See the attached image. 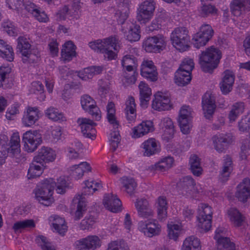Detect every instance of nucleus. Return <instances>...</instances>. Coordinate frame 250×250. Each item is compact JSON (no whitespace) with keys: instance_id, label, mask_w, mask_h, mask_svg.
<instances>
[{"instance_id":"338daca9","label":"nucleus","mask_w":250,"mask_h":250,"mask_svg":"<svg viewBox=\"0 0 250 250\" xmlns=\"http://www.w3.org/2000/svg\"><path fill=\"white\" fill-rule=\"evenodd\" d=\"M194 67V63L192 59L189 58L185 59L179 68L178 70H181L183 72L187 73L191 75V72Z\"/></svg>"},{"instance_id":"412c9836","label":"nucleus","mask_w":250,"mask_h":250,"mask_svg":"<svg viewBox=\"0 0 250 250\" xmlns=\"http://www.w3.org/2000/svg\"><path fill=\"white\" fill-rule=\"evenodd\" d=\"M141 75L151 81L155 82L158 79V72L153 62L150 60H144L141 67Z\"/></svg>"},{"instance_id":"774afa93","label":"nucleus","mask_w":250,"mask_h":250,"mask_svg":"<svg viewBox=\"0 0 250 250\" xmlns=\"http://www.w3.org/2000/svg\"><path fill=\"white\" fill-rule=\"evenodd\" d=\"M20 104L15 103L11 105L7 110L6 118L9 120H13L16 115L20 113Z\"/></svg>"},{"instance_id":"37998d69","label":"nucleus","mask_w":250,"mask_h":250,"mask_svg":"<svg viewBox=\"0 0 250 250\" xmlns=\"http://www.w3.org/2000/svg\"><path fill=\"white\" fill-rule=\"evenodd\" d=\"M174 160L172 157L167 156L161 158L155 165L152 166V168L161 171H166L172 167Z\"/></svg>"},{"instance_id":"f8f14e48","label":"nucleus","mask_w":250,"mask_h":250,"mask_svg":"<svg viewBox=\"0 0 250 250\" xmlns=\"http://www.w3.org/2000/svg\"><path fill=\"white\" fill-rule=\"evenodd\" d=\"M214 31L211 26L208 24H204L199 31L193 37L195 47L197 48L204 46L212 37Z\"/></svg>"},{"instance_id":"13d9d810","label":"nucleus","mask_w":250,"mask_h":250,"mask_svg":"<svg viewBox=\"0 0 250 250\" xmlns=\"http://www.w3.org/2000/svg\"><path fill=\"white\" fill-rule=\"evenodd\" d=\"M189 164L192 173L195 176H200L202 174V168L199 157L196 155H192L190 158Z\"/></svg>"},{"instance_id":"c756f323","label":"nucleus","mask_w":250,"mask_h":250,"mask_svg":"<svg viewBox=\"0 0 250 250\" xmlns=\"http://www.w3.org/2000/svg\"><path fill=\"white\" fill-rule=\"evenodd\" d=\"M138 215L140 217L146 218L152 216L154 211L150 207L148 201L146 199H138L135 203Z\"/></svg>"},{"instance_id":"79ce46f5","label":"nucleus","mask_w":250,"mask_h":250,"mask_svg":"<svg viewBox=\"0 0 250 250\" xmlns=\"http://www.w3.org/2000/svg\"><path fill=\"white\" fill-rule=\"evenodd\" d=\"M201 242L199 238L194 236L186 238L183 242L182 250H201Z\"/></svg>"},{"instance_id":"a19ab883","label":"nucleus","mask_w":250,"mask_h":250,"mask_svg":"<svg viewBox=\"0 0 250 250\" xmlns=\"http://www.w3.org/2000/svg\"><path fill=\"white\" fill-rule=\"evenodd\" d=\"M142 147L144 149V155L146 156H151L158 151V143L153 138H149L145 141L142 144Z\"/></svg>"},{"instance_id":"ea45409f","label":"nucleus","mask_w":250,"mask_h":250,"mask_svg":"<svg viewBox=\"0 0 250 250\" xmlns=\"http://www.w3.org/2000/svg\"><path fill=\"white\" fill-rule=\"evenodd\" d=\"M158 218L160 221L165 220L167 217L168 205L166 197L160 196L157 201Z\"/></svg>"},{"instance_id":"bf43d9fd","label":"nucleus","mask_w":250,"mask_h":250,"mask_svg":"<svg viewBox=\"0 0 250 250\" xmlns=\"http://www.w3.org/2000/svg\"><path fill=\"white\" fill-rule=\"evenodd\" d=\"M168 236L174 241H176L182 231V226L179 224L168 223L167 224Z\"/></svg>"},{"instance_id":"7ed1b4c3","label":"nucleus","mask_w":250,"mask_h":250,"mask_svg":"<svg viewBox=\"0 0 250 250\" xmlns=\"http://www.w3.org/2000/svg\"><path fill=\"white\" fill-rule=\"evenodd\" d=\"M20 151V138L18 132L13 133L9 142L6 136H0V165L5 162L8 153L15 156Z\"/></svg>"},{"instance_id":"09e8293b","label":"nucleus","mask_w":250,"mask_h":250,"mask_svg":"<svg viewBox=\"0 0 250 250\" xmlns=\"http://www.w3.org/2000/svg\"><path fill=\"white\" fill-rule=\"evenodd\" d=\"M120 181L122 189L130 195L133 194L137 187V184L134 179L125 176L122 177Z\"/></svg>"},{"instance_id":"ddd939ff","label":"nucleus","mask_w":250,"mask_h":250,"mask_svg":"<svg viewBox=\"0 0 250 250\" xmlns=\"http://www.w3.org/2000/svg\"><path fill=\"white\" fill-rule=\"evenodd\" d=\"M227 230L224 228H218L215 232L214 239L216 241L219 250H235V245L229 238L226 237Z\"/></svg>"},{"instance_id":"0e129e2a","label":"nucleus","mask_w":250,"mask_h":250,"mask_svg":"<svg viewBox=\"0 0 250 250\" xmlns=\"http://www.w3.org/2000/svg\"><path fill=\"white\" fill-rule=\"evenodd\" d=\"M43 85L39 81H35L31 83L30 91L31 93H37L40 92L41 94L40 100L44 101L45 96L43 93Z\"/></svg>"},{"instance_id":"052dcab7","label":"nucleus","mask_w":250,"mask_h":250,"mask_svg":"<svg viewBox=\"0 0 250 250\" xmlns=\"http://www.w3.org/2000/svg\"><path fill=\"white\" fill-rule=\"evenodd\" d=\"M106 250H130L127 243L122 240L112 241L108 244Z\"/></svg>"},{"instance_id":"7c9ffc66","label":"nucleus","mask_w":250,"mask_h":250,"mask_svg":"<svg viewBox=\"0 0 250 250\" xmlns=\"http://www.w3.org/2000/svg\"><path fill=\"white\" fill-rule=\"evenodd\" d=\"M56 157L55 151L51 148L42 146L38 151V154L34 157L35 160L44 165V163L53 162Z\"/></svg>"},{"instance_id":"6ab92c4d","label":"nucleus","mask_w":250,"mask_h":250,"mask_svg":"<svg viewBox=\"0 0 250 250\" xmlns=\"http://www.w3.org/2000/svg\"><path fill=\"white\" fill-rule=\"evenodd\" d=\"M154 130V126L152 121H143L131 129V136L133 138H139Z\"/></svg>"},{"instance_id":"f704fd0d","label":"nucleus","mask_w":250,"mask_h":250,"mask_svg":"<svg viewBox=\"0 0 250 250\" xmlns=\"http://www.w3.org/2000/svg\"><path fill=\"white\" fill-rule=\"evenodd\" d=\"M234 79L235 76L232 71L227 70L224 72V77L220 84L221 90L223 94H227L231 91Z\"/></svg>"},{"instance_id":"c03bdc74","label":"nucleus","mask_w":250,"mask_h":250,"mask_svg":"<svg viewBox=\"0 0 250 250\" xmlns=\"http://www.w3.org/2000/svg\"><path fill=\"white\" fill-rule=\"evenodd\" d=\"M73 202L78 204L75 214V219L79 220L83 216L86 210L85 199L82 195H78L74 198Z\"/></svg>"},{"instance_id":"393cba45","label":"nucleus","mask_w":250,"mask_h":250,"mask_svg":"<svg viewBox=\"0 0 250 250\" xmlns=\"http://www.w3.org/2000/svg\"><path fill=\"white\" fill-rule=\"evenodd\" d=\"M122 65L124 68L128 72H133V74L130 76H125L127 82L130 83H134L136 78L133 72L134 69L137 66V60L133 55H126L122 60Z\"/></svg>"},{"instance_id":"a878e982","label":"nucleus","mask_w":250,"mask_h":250,"mask_svg":"<svg viewBox=\"0 0 250 250\" xmlns=\"http://www.w3.org/2000/svg\"><path fill=\"white\" fill-rule=\"evenodd\" d=\"M79 248L86 250H95L101 246V240L96 235H89L77 241Z\"/></svg>"},{"instance_id":"4468645a","label":"nucleus","mask_w":250,"mask_h":250,"mask_svg":"<svg viewBox=\"0 0 250 250\" xmlns=\"http://www.w3.org/2000/svg\"><path fill=\"white\" fill-rule=\"evenodd\" d=\"M81 104L82 108L85 111L88 112L93 118L97 121L101 119V111L92 97L87 95L83 96L81 98Z\"/></svg>"},{"instance_id":"f257e3e1","label":"nucleus","mask_w":250,"mask_h":250,"mask_svg":"<svg viewBox=\"0 0 250 250\" xmlns=\"http://www.w3.org/2000/svg\"><path fill=\"white\" fill-rule=\"evenodd\" d=\"M68 183L64 177H60L55 182L52 178L46 179L39 183L34 190L36 199L42 204L48 206L53 202L52 197L55 187L58 193L63 194Z\"/></svg>"},{"instance_id":"f3484780","label":"nucleus","mask_w":250,"mask_h":250,"mask_svg":"<svg viewBox=\"0 0 250 250\" xmlns=\"http://www.w3.org/2000/svg\"><path fill=\"white\" fill-rule=\"evenodd\" d=\"M77 123L83 136L91 139L95 138L96 130L95 127L97 125L96 123L85 118H78Z\"/></svg>"},{"instance_id":"4be33fe9","label":"nucleus","mask_w":250,"mask_h":250,"mask_svg":"<svg viewBox=\"0 0 250 250\" xmlns=\"http://www.w3.org/2000/svg\"><path fill=\"white\" fill-rule=\"evenodd\" d=\"M229 8L232 15L240 17L246 11H250V0H231Z\"/></svg>"},{"instance_id":"680f3d73","label":"nucleus","mask_w":250,"mask_h":250,"mask_svg":"<svg viewBox=\"0 0 250 250\" xmlns=\"http://www.w3.org/2000/svg\"><path fill=\"white\" fill-rule=\"evenodd\" d=\"M36 241L42 250H56L55 247L51 244L47 238L42 235L37 237Z\"/></svg>"},{"instance_id":"864d4df0","label":"nucleus","mask_w":250,"mask_h":250,"mask_svg":"<svg viewBox=\"0 0 250 250\" xmlns=\"http://www.w3.org/2000/svg\"><path fill=\"white\" fill-rule=\"evenodd\" d=\"M45 114L49 119L54 121L62 122L66 120L63 114L54 107L48 108L45 111Z\"/></svg>"},{"instance_id":"9b49d317","label":"nucleus","mask_w":250,"mask_h":250,"mask_svg":"<svg viewBox=\"0 0 250 250\" xmlns=\"http://www.w3.org/2000/svg\"><path fill=\"white\" fill-rule=\"evenodd\" d=\"M138 229L145 236L150 238L159 235L161 232V226L156 219L140 221Z\"/></svg>"},{"instance_id":"69168bd1","label":"nucleus","mask_w":250,"mask_h":250,"mask_svg":"<svg viewBox=\"0 0 250 250\" xmlns=\"http://www.w3.org/2000/svg\"><path fill=\"white\" fill-rule=\"evenodd\" d=\"M202 17H207L210 15H214L217 13V9L210 4H203L199 10Z\"/></svg>"},{"instance_id":"dca6fc26","label":"nucleus","mask_w":250,"mask_h":250,"mask_svg":"<svg viewBox=\"0 0 250 250\" xmlns=\"http://www.w3.org/2000/svg\"><path fill=\"white\" fill-rule=\"evenodd\" d=\"M152 108L155 110L162 111L170 109V100L167 93L158 92L154 95V98L152 102Z\"/></svg>"},{"instance_id":"0eeeda50","label":"nucleus","mask_w":250,"mask_h":250,"mask_svg":"<svg viewBox=\"0 0 250 250\" xmlns=\"http://www.w3.org/2000/svg\"><path fill=\"white\" fill-rule=\"evenodd\" d=\"M213 210L208 205L201 203L198 206V227L201 231H208L211 227Z\"/></svg>"},{"instance_id":"2eb2a0df","label":"nucleus","mask_w":250,"mask_h":250,"mask_svg":"<svg viewBox=\"0 0 250 250\" xmlns=\"http://www.w3.org/2000/svg\"><path fill=\"white\" fill-rule=\"evenodd\" d=\"M202 104L205 117L211 120L216 107L214 96L209 92H206L202 98Z\"/></svg>"},{"instance_id":"b1692460","label":"nucleus","mask_w":250,"mask_h":250,"mask_svg":"<svg viewBox=\"0 0 250 250\" xmlns=\"http://www.w3.org/2000/svg\"><path fill=\"white\" fill-rule=\"evenodd\" d=\"M117 7L115 16L118 22L123 24L128 17L129 13V0H117Z\"/></svg>"},{"instance_id":"423d86ee","label":"nucleus","mask_w":250,"mask_h":250,"mask_svg":"<svg viewBox=\"0 0 250 250\" xmlns=\"http://www.w3.org/2000/svg\"><path fill=\"white\" fill-rule=\"evenodd\" d=\"M194 180L190 176L180 179L177 184V190L179 194L187 198H195L196 194L200 192Z\"/></svg>"},{"instance_id":"72a5a7b5","label":"nucleus","mask_w":250,"mask_h":250,"mask_svg":"<svg viewBox=\"0 0 250 250\" xmlns=\"http://www.w3.org/2000/svg\"><path fill=\"white\" fill-rule=\"evenodd\" d=\"M25 9L31 13L33 16L40 22H46L49 18L44 11H41L40 8L37 7L31 1H27L24 4Z\"/></svg>"},{"instance_id":"2f4dec72","label":"nucleus","mask_w":250,"mask_h":250,"mask_svg":"<svg viewBox=\"0 0 250 250\" xmlns=\"http://www.w3.org/2000/svg\"><path fill=\"white\" fill-rule=\"evenodd\" d=\"M91 169V167L89 164L86 162H83L70 167L68 171L72 178L78 180L82 178L85 173L90 171Z\"/></svg>"},{"instance_id":"c85d7f7f","label":"nucleus","mask_w":250,"mask_h":250,"mask_svg":"<svg viewBox=\"0 0 250 250\" xmlns=\"http://www.w3.org/2000/svg\"><path fill=\"white\" fill-rule=\"evenodd\" d=\"M235 196L238 199L243 203L250 199V179L245 178L237 186Z\"/></svg>"},{"instance_id":"5701e85b","label":"nucleus","mask_w":250,"mask_h":250,"mask_svg":"<svg viewBox=\"0 0 250 250\" xmlns=\"http://www.w3.org/2000/svg\"><path fill=\"white\" fill-rule=\"evenodd\" d=\"M70 3L71 4L70 6L65 5L57 12L56 17L58 20H62L72 17L74 13L81 7V0H70Z\"/></svg>"},{"instance_id":"4c0bfd02","label":"nucleus","mask_w":250,"mask_h":250,"mask_svg":"<svg viewBox=\"0 0 250 250\" xmlns=\"http://www.w3.org/2000/svg\"><path fill=\"white\" fill-rule=\"evenodd\" d=\"M103 68L100 66H91L78 72V76L84 81L92 79L95 75L102 73Z\"/></svg>"},{"instance_id":"c9c22d12","label":"nucleus","mask_w":250,"mask_h":250,"mask_svg":"<svg viewBox=\"0 0 250 250\" xmlns=\"http://www.w3.org/2000/svg\"><path fill=\"white\" fill-rule=\"evenodd\" d=\"M227 216L235 227H241L245 221V217L237 209L232 208L228 210Z\"/></svg>"},{"instance_id":"bb28decb","label":"nucleus","mask_w":250,"mask_h":250,"mask_svg":"<svg viewBox=\"0 0 250 250\" xmlns=\"http://www.w3.org/2000/svg\"><path fill=\"white\" fill-rule=\"evenodd\" d=\"M104 207L111 212L117 213L122 210V203L116 195L112 193L104 195L103 199Z\"/></svg>"},{"instance_id":"a18cd8bd","label":"nucleus","mask_w":250,"mask_h":250,"mask_svg":"<svg viewBox=\"0 0 250 250\" xmlns=\"http://www.w3.org/2000/svg\"><path fill=\"white\" fill-rule=\"evenodd\" d=\"M44 165L33 159L28 171L27 176L29 179L35 178L42 175L43 171Z\"/></svg>"},{"instance_id":"49530a36","label":"nucleus","mask_w":250,"mask_h":250,"mask_svg":"<svg viewBox=\"0 0 250 250\" xmlns=\"http://www.w3.org/2000/svg\"><path fill=\"white\" fill-rule=\"evenodd\" d=\"M83 193L84 195L93 194L96 190H100L103 187L102 182L99 180L86 181Z\"/></svg>"},{"instance_id":"39448f33","label":"nucleus","mask_w":250,"mask_h":250,"mask_svg":"<svg viewBox=\"0 0 250 250\" xmlns=\"http://www.w3.org/2000/svg\"><path fill=\"white\" fill-rule=\"evenodd\" d=\"M185 27H177L171 32L170 40L173 47L180 52L188 51L189 48L190 37Z\"/></svg>"},{"instance_id":"58836bf2","label":"nucleus","mask_w":250,"mask_h":250,"mask_svg":"<svg viewBox=\"0 0 250 250\" xmlns=\"http://www.w3.org/2000/svg\"><path fill=\"white\" fill-rule=\"evenodd\" d=\"M233 165L232 159L229 156L224 157L222 169L220 173V179L223 181L227 180L233 170Z\"/></svg>"},{"instance_id":"e433bc0d","label":"nucleus","mask_w":250,"mask_h":250,"mask_svg":"<svg viewBox=\"0 0 250 250\" xmlns=\"http://www.w3.org/2000/svg\"><path fill=\"white\" fill-rule=\"evenodd\" d=\"M76 47L72 41L66 42L62 46L61 51V58L65 62H69L76 57Z\"/></svg>"},{"instance_id":"6e6d98bb","label":"nucleus","mask_w":250,"mask_h":250,"mask_svg":"<svg viewBox=\"0 0 250 250\" xmlns=\"http://www.w3.org/2000/svg\"><path fill=\"white\" fill-rule=\"evenodd\" d=\"M245 105L243 103H235L231 107L229 114V118L230 122L235 121L238 116L244 111Z\"/></svg>"},{"instance_id":"cd10ccee","label":"nucleus","mask_w":250,"mask_h":250,"mask_svg":"<svg viewBox=\"0 0 250 250\" xmlns=\"http://www.w3.org/2000/svg\"><path fill=\"white\" fill-rule=\"evenodd\" d=\"M215 149L219 152H223L226 147L232 142V136L229 134H216L212 137Z\"/></svg>"},{"instance_id":"e2e57ef3","label":"nucleus","mask_w":250,"mask_h":250,"mask_svg":"<svg viewBox=\"0 0 250 250\" xmlns=\"http://www.w3.org/2000/svg\"><path fill=\"white\" fill-rule=\"evenodd\" d=\"M2 27L10 36H16L18 34L19 30L17 27L15 26L13 22L9 20L4 21L2 23Z\"/></svg>"},{"instance_id":"4d7b16f0","label":"nucleus","mask_w":250,"mask_h":250,"mask_svg":"<svg viewBox=\"0 0 250 250\" xmlns=\"http://www.w3.org/2000/svg\"><path fill=\"white\" fill-rule=\"evenodd\" d=\"M107 118L108 122L116 129L118 127L119 124L115 117V107L113 102H109L106 106Z\"/></svg>"},{"instance_id":"603ef678","label":"nucleus","mask_w":250,"mask_h":250,"mask_svg":"<svg viewBox=\"0 0 250 250\" xmlns=\"http://www.w3.org/2000/svg\"><path fill=\"white\" fill-rule=\"evenodd\" d=\"M140 26L133 23H129V30L126 35V39L129 41L137 42L140 39Z\"/></svg>"},{"instance_id":"9d476101","label":"nucleus","mask_w":250,"mask_h":250,"mask_svg":"<svg viewBox=\"0 0 250 250\" xmlns=\"http://www.w3.org/2000/svg\"><path fill=\"white\" fill-rule=\"evenodd\" d=\"M31 44L28 39L20 36L18 39L17 48L22 55V60L24 63H33L38 59V55L31 53Z\"/></svg>"},{"instance_id":"1a4fd4ad","label":"nucleus","mask_w":250,"mask_h":250,"mask_svg":"<svg viewBox=\"0 0 250 250\" xmlns=\"http://www.w3.org/2000/svg\"><path fill=\"white\" fill-rule=\"evenodd\" d=\"M155 9L153 0H146L142 2L137 10L136 19L141 23H146L152 18Z\"/></svg>"},{"instance_id":"20e7f679","label":"nucleus","mask_w":250,"mask_h":250,"mask_svg":"<svg viewBox=\"0 0 250 250\" xmlns=\"http://www.w3.org/2000/svg\"><path fill=\"white\" fill-rule=\"evenodd\" d=\"M221 52L212 46L202 52L199 57V62L204 72H210L216 68L221 59Z\"/></svg>"},{"instance_id":"473e14b6","label":"nucleus","mask_w":250,"mask_h":250,"mask_svg":"<svg viewBox=\"0 0 250 250\" xmlns=\"http://www.w3.org/2000/svg\"><path fill=\"white\" fill-rule=\"evenodd\" d=\"M48 220L54 231L61 235H64L67 230V226L63 218L53 214L49 217Z\"/></svg>"},{"instance_id":"f03ea898","label":"nucleus","mask_w":250,"mask_h":250,"mask_svg":"<svg viewBox=\"0 0 250 250\" xmlns=\"http://www.w3.org/2000/svg\"><path fill=\"white\" fill-rule=\"evenodd\" d=\"M88 45L95 52L104 54L108 60L115 59L121 48L119 39L113 36L90 42Z\"/></svg>"},{"instance_id":"a211bd4d","label":"nucleus","mask_w":250,"mask_h":250,"mask_svg":"<svg viewBox=\"0 0 250 250\" xmlns=\"http://www.w3.org/2000/svg\"><path fill=\"white\" fill-rule=\"evenodd\" d=\"M159 126L162 132V138L164 141L168 142L173 138L175 130L173 122L170 118L165 117L162 119Z\"/></svg>"},{"instance_id":"aec40b11","label":"nucleus","mask_w":250,"mask_h":250,"mask_svg":"<svg viewBox=\"0 0 250 250\" xmlns=\"http://www.w3.org/2000/svg\"><path fill=\"white\" fill-rule=\"evenodd\" d=\"M42 114L36 107H28L24 111L22 123L25 126L30 127L34 125L42 117Z\"/></svg>"},{"instance_id":"8fccbe9b","label":"nucleus","mask_w":250,"mask_h":250,"mask_svg":"<svg viewBox=\"0 0 250 250\" xmlns=\"http://www.w3.org/2000/svg\"><path fill=\"white\" fill-rule=\"evenodd\" d=\"M35 227L34 221L32 219H26L17 221L14 223L13 229L15 232H21L23 230H28Z\"/></svg>"},{"instance_id":"6e6552de","label":"nucleus","mask_w":250,"mask_h":250,"mask_svg":"<svg viewBox=\"0 0 250 250\" xmlns=\"http://www.w3.org/2000/svg\"><path fill=\"white\" fill-rule=\"evenodd\" d=\"M22 141L24 150L28 152H33L42 143V135L38 130L27 131L23 134Z\"/></svg>"},{"instance_id":"de8ad7c7","label":"nucleus","mask_w":250,"mask_h":250,"mask_svg":"<svg viewBox=\"0 0 250 250\" xmlns=\"http://www.w3.org/2000/svg\"><path fill=\"white\" fill-rule=\"evenodd\" d=\"M12 47L2 40L0 39V56L9 62L14 60Z\"/></svg>"},{"instance_id":"3c124183","label":"nucleus","mask_w":250,"mask_h":250,"mask_svg":"<svg viewBox=\"0 0 250 250\" xmlns=\"http://www.w3.org/2000/svg\"><path fill=\"white\" fill-rule=\"evenodd\" d=\"M140 90V101L141 104H146L149 101L151 95V89L148 85L144 82H140L139 85Z\"/></svg>"},{"instance_id":"5fc2aeb1","label":"nucleus","mask_w":250,"mask_h":250,"mask_svg":"<svg viewBox=\"0 0 250 250\" xmlns=\"http://www.w3.org/2000/svg\"><path fill=\"white\" fill-rule=\"evenodd\" d=\"M191 75L183 72L181 70H177L175 73V83L179 86L188 84L191 81Z\"/></svg>"}]
</instances>
